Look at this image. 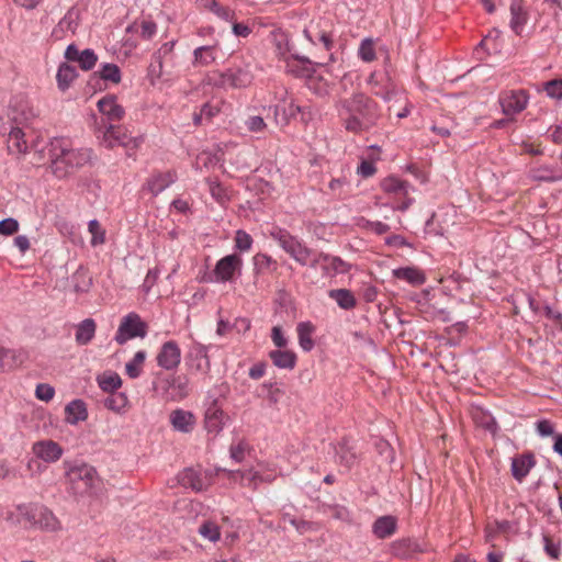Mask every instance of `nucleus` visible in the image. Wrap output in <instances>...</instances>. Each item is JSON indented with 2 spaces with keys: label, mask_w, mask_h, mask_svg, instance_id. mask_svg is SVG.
<instances>
[{
  "label": "nucleus",
  "mask_w": 562,
  "mask_h": 562,
  "mask_svg": "<svg viewBox=\"0 0 562 562\" xmlns=\"http://www.w3.org/2000/svg\"><path fill=\"white\" fill-rule=\"evenodd\" d=\"M49 168L57 179L75 175L91 161L92 150L74 148L69 139L54 137L46 146Z\"/></svg>",
  "instance_id": "f257e3e1"
},
{
  "label": "nucleus",
  "mask_w": 562,
  "mask_h": 562,
  "mask_svg": "<svg viewBox=\"0 0 562 562\" xmlns=\"http://www.w3.org/2000/svg\"><path fill=\"white\" fill-rule=\"evenodd\" d=\"M348 116L344 119L346 131L353 134L369 132L381 117L379 104L364 93H353L342 102Z\"/></svg>",
  "instance_id": "f03ea898"
},
{
  "label": "nucleus",
  "mask_w": 562,
  "mask_h": 562,
  "mask_svg": "<svg viewBox=\"0 0 562 562\" xmlns=\"http://www.w3.org/2000/svg\"><path fill=\"white\" fill-rule=\"evenodd\" d=\"M66 465V477L70 484V488L76 495H85L92 492L98 481V474L93 467L79 463Z\"/></svg>",
  "instance_id": "7ed1b4c3"
},
{
  "label": "nucleus",
  "mask_w": 562,
  "mask_h": 562,
  "mask_svg": "<svg viewBox=\"0 0 562 562\" xmlns=\"http://www.w3.org/2000/svg\"><path fill=\"white\" fill-rule=\"evenodd\" d=\"M147 333L148 324L137 313L131 312L122 318L114 340L119 345H124L134 338H145Z\"/></svg>",
  "instance_id": "20e7f679"
},
{
  "label": "nucleus",
  "mask_w": 562,
  "mask_h": 562,
  "mask_svg": "<svg viewBox=\"0 0 562 562\" xmlns=\"http://www.w3.org/2000/svg\"><path fill=\"white\" fill-rule=\"evenodd\" d=\"M252 74L248 68L231 67L214 74L213 83L217 88H245L252 81Z\"/></svg>",
  "instance_id": "39448f33"
},
{
  "label": "nucleus",
  "mask_w": 562,
  "mask_h": 562,
  "mask_svg": "<svg viewBox=\"0 0 562 562\" xmlns=\"http://www.w3.org/2000/svg\"><path fill=\"white\" fill-rule=\"evenodd\" d=\"M303 34L314 45L322 43L326 50L334 47L333 31L328 29V21L326 20L311 21L304 29Z\"/></svg>",
  "instance_id": "423d86ee"
},
{
  "label": "nucleus",
  "mask_w": 562,
  "mask_h": 562,
  "mask_svg": "<svg viewBox=\"0 0 562 562\" xmlns=\"http://www.w3.org/2000/svg\"><path fill=\"white\" fill-rule=\"evenodd\" d=\"M104 138L111 146L120 145L128 150H135L144 142L143 136H132L126 128L110 124L104 133Z\"/></svg>",
  "instance_id": "0eeeda50"
},
{
  "label": "nucleus",
  "mask_w": 562,
  "mask_h": 562,
  "mask_svg": "<svg viewBox=\"0 0 562 562\" xmlns=\"http://www.w3.org/2000/svg\"><path fill=\"white\" fill-rule=\"evenodd\" d=\"M529 94L524 89L510 90L499 95V104L505 115L522 112L528 104Z\"/></svg>",
  "instance_id": "6e6552de"
},
{
  "label": "nucleus",
  "mask_w": 562,
  "mask_h": 562,
  "mask_svg": "<svg viewBox=\"0 0 562 562\" xmlns=\"http://www.w3.org/2000/svg\"><path fill=\"white\" fill-rule=\"evenodd\" d=\"M156 361L160 368L167 371L176 370L181 362V350L177 341L164 342L156 356Z\"/></svg>",
  "instance_id": "1a4fd4ad"
},
{
  "label": "nucleus",
  "mask_w": 562,
  "mask_h": 562,
  "mask_svg": "<svg viewBox=\"0 0 562 562\" xmlns=\"http://www.w3.org/2000/svg\"><path fill=\"white\" fill-rule=\"evenodd\" d=\"M243 260L239 255L232 254L220 259L214 268V276L218 282H227L234 278L236 271L240 272Z\"/></svg>",
  "instance_id": "9d476101"
},
{
  "label": "nucleus",
  "mask_w": 562,
  "mask_h": 562,
  "mask_svg": "<svg viewBox=\"0 0 562 562\" xmlns=\"http://www.w3.org/2000/svg\"><path fill=\"white\" fill-rule=\"evenodd\" d=\"M225 413L218 405L217 398H213L204 413V427L210 434L217 435L225 425Z\"/></svg>",
  "instance_id": "9b49d317"
},
{
  "label": "nucleus",
  "mask_w": 562,
  "mask_h": 562,
  "mask_svg": "<svg viewBox=\"0 0 562 562\" xmlns=\"http://www.w3.org/2000/svg\"><path fill=\"white\" fill-rule=\"evenodd\" d=\"M8 132L7 147L10 154L22 155L29 149L27 140L25 139V132L20 125L2 126V133Z\"/></svg>",
  "instance_id": "f8f14e48"
},
{
  "label": "nucleus",
  "mask_w": 562,
  "mask_h": 562,
  "mask_svg": "<svg viewBox=\"0 0 562 562\" xmlns=\"http://www.w3.org/2000/svg\"><path fill=\"white\" fill-rule=\"evenodd\" d=\"M536 463L535 453L526 451L512 459L510 473L517 482L521 483L531 469L535 468Z\"/></svg>",
  "instance_id": "ddd939ff"
},
{
  "label": "nucleus",
  "mask_w": 562,
  "mask_h": 562,
  "mask_svg": "<svg viewBox=\"0 0 562 562\" xmlns=\"http://www.w3.org/2000/svg\"><path fill=\"white\" fill-rule=\"evenodd\" d=\"M32 450L37 458L48 463L59 460L64 452L61 446L50 439L35 442Z\"/></svg>",
  "instance_id": "4468645a"
},
{
  "label": "nucleus",
  "mask_w": 562,
  "mask_h": 562,
  "mask_svg": "<svg viewBox=\"0 0 562 562\" xmlns=\"http://www.w3.org/2000/svg\"><path fill=\"white\" fill-rule=\"evenodd\" d=\"M291 59L299 61L300 65H295L290 60H286L288 71L293 74L295 77L307 78L311 85L314 80L315 64L307 57L300 56L297 54H291Z\"/></svg>",
  "instance_id": "2eb2a0df"
},
{
  "label": "nucleus",
  "mask_w": 562,
  "mask_h": 562,
  "mask_svg": "<svg viewBox=\"0 0 562 562\" xmlns=\"http://www.w3.org/2000/svg\"><path fill=\"white\" fill-rule=\"evenodd\" d=\"M98 110L111 122L123 119L125 111L122 105L116 102V95L106 94L97 103Z\"/></svg>",
  "instance_id": "dca6fc26"
},
{
  "label": "nucleus",
  "mask_w": 562,
  "mask_h": 562,
  "mask_svg": "<svg viewBox=\"0 0 562 562\" xmlns=\"http://www.w3.org/2000/svg\"><path fill=\"white\" fill-rule=\"evenodd\" d=\"M189 366L196 371H207L210 369V359L207 356V348L200 344L194 341L192 346L189 349L188 356H187Z\"/></svg>",
  "instance_id": "f3484780"
},
{
  "label": "nucleus",
  "mask_w": 562,
  "mask_h": 562,
  "mask_svg": "<svg viewBox=\"0 0 562 562\" xmlns=\"http://www.w3.org/2000/svg\"><path fill=\"white\" fill-rule=\"evenodd\" d=\"M170 424L173 429L183 434H189L193 430L196 419L192 412L177 408L170 413Z\"/></svg>",
  "instance_id": "a211bd4d"
},
{
  "label": "nucleus",
  "mask_w": 562,
  "mask_h": 562,
  "mask_svg": "<svg viewBox=\"0 0 562 562\" xmlns=\"http://www.w3.org/2000/svg\"><path fill=\"white\" fill-rule=\"evenodd\" d=\"M178 482L186 488H191L194 492H202L206 488V479L202 473L192 468H187L178 474Z\"/></svg>",
  "instance_id": "6ab92c4d"
},
{
  "label": "nucleus",
  "mask_w": 562,
  "mask_h": 562,
  "mask_svg": "<svg viewBox=\"0 0 562 562\" xmlns=\"http://www.w3.org/2000/svg\"><path fill=\"white\" fill-rule=\"evenodd\" d=\"M301 111V105L293 99L282 100L273 106V115L277 124L286 125L291 119L296 117Z\"/></svg>",
  "instance_id": "aec40b11"
},
{
  "label": "nucleus",
  "mask_w": 562,
  "mask_h": 562,
  "mask_svg": "<svg viewBox=\"0 0 562 562\" xmlns=\"http://www.w3.org/2000/svg\"><path fill=\"white\" fill-rule=\"evenodd\" d=\"M335 452L338 458V463L347 469H351L358 460L356 447L351 441L344 437L335 446Z\"/></svg>",
  "instance_id": "412c9836"
},
{
  "label": "nucleus",
  "mask_w": 562,
  "mask_h": 562,
  "mask_svg": "<svg viewBox=\"0 0 562 562\" xmlns=\"http://www.w3.org/2000/svg\"><path fill=\"white\" fill-rule=\"evenodd\" d=\"M530 178L547 183L562 181V168L558 165H541L530 170Z\"/></svg>",
  "instance_id": "4be33fe9"
},
{
  "label": "nucleus",
  "mask_w": 562,
  "mask_h": 562,
  "mask_svg": "<svg viewBox=\"0 0 562 562\" xmlns=\"http://www.w3.org/2000/svg\"><path fill=\"white\" fill-rule=\"evenodd\" d=\"M177 180V173L175 171H166V172H157L154 173L146 183L147 190L154 195L157 196L165 189H167L170 184H172Z\"/></svg>",
  "instance_id": "5701e85b"
},
{
  "label": "nucleus",
  "mask_w": 562,
  "mask_h": 562,
  "mask_svg": "<svg viewBox=\"0 0 562 562\" xmlns=\"http://www.w3.org/2000/svg\"><path fill=\"white\" fill-rule=\"evenodd\" d=\"M397 529L395 516L385 515L375 519L372 525V532L378 539H386L393 536Z\"/></svg>",
  "instance_id": "b1692460"
},
{
  "label": "nucleus",
  "mask_w": 562,
  "mask_h": 562,
  "mask_svg": "<svg viewBox=\"0 0 562 562\" xmlns=\"http://www.w3.org/2000/svg\"><path fill=\"white\" fill-rule=\"evenodd\" d=\"M10 119L16 125L27 124L36 116V112L26 101H15L10 110Z\"/></svg>",
  "instance_id": "393cba45"
},
{
  "label": "nucleus",
  "mask_w": 562,
  "mask_h": 562,
  "mask_svg": "<svg viewBox=\"0 0 562 562\" xmlns=\"http://www.w3.org/2000/svg\"><path fill=\"white\" fill-rule=\"evenodd\" d=\"M322 270L324 276L334 277L336 274H344L350 270V265L344 261L340 257L326 254L323 256Z\"/></svg>",
  "instance_id": "a878e982"
},
{
  "label": "nucleus",
  "mask_w": 562,
  "mask_h": 562,
  "mask_svg": "<svg viewBox=\"0 0 562 562\" xmlns=\"http://www.w3.org/2000/svg\"><path fill=\"white\" fill-rule=\"evenodd\" d=\"M66 422L70 425H77L88 418L87 405L82 400H72L65 407Z\"/></svg>",
  "instance_id": "bb28decb"
},
{
  "label": "nucleus",
  "mask_w": 562,
  "mask_h": 562,
  "mask_svg": "<svg viewBox=\"0 0 562 562\" xmlns=\"http://www.w3.org/2000/svg\"><path fill=\"white\" fill-rule=\"evenodd\" d=\"M393 555L401 559H408L417 552H422V549L416 540L411 538H404L396 540L392 543Z\"/></svg>",
  "instance_id": "cd10ccee"
},
{
  "label": "nucleus",
  "mask_w": 562,
  "mask_h": 562,
  "mask_svg": "<svg viewBox=\"0 0 562 562\" xmlns=\"http://www.w3.org/2000/svg\"><path fill=\"white\" fill-rule=\"evenodd\" d=\"M273 366L279 369L292 370L296 366L297 357L295 352L291 350L276 349L269 352Z\"/></svg>",
  "instance_id": "c85d7f7f"
},
{
  "label": "nucleus",
  "mask_w": 562,
  "mask_h": 562,
  "mask_svg": "<svg viewBox=\"0 0 562 562\" xmlns=\"http://www.w3.org/2000/svg\"><path fill=\"white\" fill-rule=\"evenodd\" d=\"M271 41L276 48V54L279 58L289 60L288 54L291 52L290 36L288 32L277 29L270 33Z\"/></svg>",
  "instance_id": "c756f323"
},
{
  "label": "nucleus",
  "mask_w": 562,
  "mask_h": 562,
  "mask_svg": "<svg viewBox=\"0 0 562 562\" xmlns=\"http://www.w3.org/2000/svg\"><path fill=\"white\" fill-rule=\"evenodd\" d=\"M510 29L520 35L528 20V13L524 10L520 0H513L510 3Z\"/></svg>",
  "instance_id": "7c9ffc66"
},
{
  "label": "nucleus",
  "mask_w": 562,
  "mask_h": 562,
  "mask_svg": "<svg viewBox=\"0 0 562 562\" xmlns=\"http://www.w3.org/2000/svg\"><path fill=\"white\" fill-rule=\"evenodd\" d=\"M396 279L405 280L412 285H422L426 282L425 273L416 267H401L393 270Z\"/></svg>",
  "instance_id": "2f4dec72"
},
{
  "label": "nucleus",
  "mask_w": 562,
  "mask_h": 562,
  "mask_svg": "<svg viewBox=\"0 0 562 562\" xmlns=\"http://www.w3.org/2000/svg\"><path fill=\"white\" fill-rule=\"evenodd\" d=\"M98 79L117 85L122 80L121 69L116 64L105 63L98 72L91 75L90 82Z\"/></svg>",
  "instance_id": "473e14b6"
},
{
  "label": "nucleus",
  "mask_w": 562,
  "mask_h": 562,
  "mask_svg": "<svg viewBox=\"0 0 562 562\" xmlns=\"http://www.w3.org/2000/svg\"><path fill=\"white\" fill-rule=\"evenodd\" d=\"M95 322L92 318H86L77 325L76 342L80 346L88 345L95 335Z\"/></svg>",
  "instance_id": "72a5a7b5"
},
{
  "label": "nucleus",
  "mask_w": 562,
  "mask_h": 562,
  "mask_svg": "<svg viewBox=\"0 0 562 562\" xmlns=\"http://www.w3.org/2000/svg\"><path fill=\"white\" fill-rule=\"evenodd\" d=\"M328 296L333 299L340 308L346 311L352 310L357 305V300L353 293L348 289L329 290Z\"/></svg>",
  "instance_id": "f704fd0d"
},
{
  "label": "nucleus",
  "mask_w": 562,
  "mask_h": 562,
  "mask_svg": "<svg viewBox=\"0 0 562 562\" xmlns=\"http://www.w3.org/2000/svg\"><path fill=\"white\" fill-rule=\"evenodd\" d=\"M296 331L300 347L306 352L311 351L315 345L312 339L315 326L311 322H301L297 324Z\"/></svg>",
  "instance_id": "c9c22d12"
},
{
  "label": "nucleus",
  "mask_w": 562,
  "mask_h": 562,
  "mask_svg": "<svg viewBox=\"0 0 562 562\" xmlns=\"http://www.w3.org/2000/svg\"><path fill=\"white\" fill-rule=\"evenodd\" d=\"M77 77L78 72L74 66L67 63H61L56 74V80L59 90L66 91Z\"/></svg>",
  "instance_id": "e433bc0d"
},
{
  "label": "nucleus",
  "mask_w": 562,
  "mask_h": 562,
  "mask_svg": "<svg viewBox=\"0 0 562 562\" xmlns=\"http://www.w3.org/2000/svg\"><path fill=\"white\" fill-rule=\"evenodd\" d=\"M168 383V394L171 400L180 401L188 396V380L184 376H173Z\"/></svg>",
  "instance_id": "4c0bfd02"
},
{
  "label": "nucleus",
  "mask_w": 562,
  "mask_h": 562,
  "mask_svg": "<svg viewBox=\"0 0 562 562\" xmlns=\"http://www.w3.org/2000/svg\"><path fill=\"white\" fill-rule=\"evenodd\" d=\"M376 97H380L384 102L406 100L403 91L394 83L391 77L385 74V91H374Z\"/></svg>",
  "instance_id": "58836bf2"
},
{
  "label": "nucleus",
  "mask_w": 562,
  "mask_h": 562,
  "mask_svg": "<svg viewBox=\"0 0 562 562\" xmlns=\"http://www.w3.org/2000/svg\"><path fill=\"white\" fill-rule=\"evenodd\" d=\"M381 188L384 192L401 193L404 196H407L412 186L407 181L401 180L396 177H387L381 182Z\"/></svg>",
  "instance_id": "ea45409f"
},
{
  "label": "nucleus",
  "mask_w": 562,
  "mask_h": 562,
  "mask_svg": "<svg viewBox=\"0 0 562 562\" xmlns=\"http://www.w3.org/2000/svg\"><path fill=\"white\" fill-rule=\"evenodd\" d=\"M74 283V290L77 293H86L92 285V278L90 277L87 269L79 267L71 277Z\"/></svg>",
  "instance_id": "a19ab883"
},
{
  "label": "nucleus",
  "mask_w": 562,
  "mask_h": 562,
  "mask_svg": "<svg viewBox=\"0 0 562 562\" xmlns=\"http://www.w3.org/2000/svg\"><path fill=\"white\" fill-rule=\"evenodd\" d=\"M58 24L67 32L69 31L75 34L80 24V10L76 5H72L59 20Z\"/></svg>",
  "instance_id": "79ce46f5"
},
{
  "label": "nucleus",
  "mask_w": 562,
  "mask_h": 562,
  "mask_svg": "<svg viewBox=\"0 0 562 562\" xmlns=\"http://www.w3.org/2000/svg\"><path fill=\"white\" fill-rule=\"evenodd\" d=\"M41 516L37 517L36 528L46 530V531H55L58 529V520L54 516L53 512L47 507L40 505Z\"/></svg>",
  "instance_id": "37998d69"
},
{
  "label": "nucleus",
  "mask_w": 562,
  "mask_h": 562,
  "mask_svg": "<svg viewBox=\"0 0 562 562\" xmlns=\"http://www.w3.org/2000/svg\"><path fill=\"white\" fill-rule=\"evenodd\" d=\"M254 262V271L256 274L262 273L265 271H276L278 268V262L272 259L269 255L258 252L252 258Z\"/></svg>",
  "instance_id": "c03bdc74"
},
{
  "label": "nucleus",
  "mask_w": 562,
  "mask_h": 562,
  "mask_svg": "<svg viewBox=\"0 0 562 562\" xmlns=\"http://www.w3.org/2000/svg\"><path fill=\"white\" fill-rule=\"evenodd\" d=\"M216 46L206 45V46H200L196 47L193 50V57H194V65L196 66H207L215 61V50Z\"/></svg>",
  "instance_id": "a18cd8bd"
},
{
  "label": "nucleus",
  "mask_w": 562,
  "mask_h": 562,
  "mask_svg": "<svg viewBox=\"0 0 562 562\" xmlns=\"http://www.w3.org/2000/svg\"><path fill=\"white\" fill-rule=\"evenodd\" d=\"M203 8L213 12L216 16L224 21H232L235 16V12L228 7L221 5L216 0H200Z\"/></svg>",
  "instance_id": "49530a36"
},
{
  "label": "nucleus",
  "mask_w": 562,
  "mask_h": 562,
  "mask_svg": "<svg viewBox=\"0 0 562 562\" xmlns=\"http://www.w3.org/2000/svg\"><path fill=\"white\" fill-rule=\"evenodd\" d=\"M146 359V351L139 350L137 351L133 359L128 361L125 366L126 374L131 379H137L142 373V364Z\"/></svg>",
  "instance_id": "de8ad7c7"
},
{
  "label": "nucleus",
  "mask_w": 562,
  "mask_h": 562,
  "mask_svg": "<svg viewBox=\"0 0 562 562\" xmlns=\"http://www.w3.org/2000/svg\"><path fill=\"white\" fill-rule=\"evenodd\" d=\"M98 384L104 392L113 393L122 385V379L117 373L103 374L98 376Z\"/></svg>",
  "instance_id": "09e8293b"
},
{
  "label": "nucleus",
  "mask_w": 562,
  "mask_h": 562,
  "mask_svg": "<svg viewBox=\"0 0 562 562\" xmlns=\"http://www.w3.org/2000/svg\"><path fill=\"white\" fill-rule=\"evenodd\" d=\"M289 255L301 266H306L308 263L310 258L313 255V250L303 245L300 240H297V243L291 249Z\"/></svg>",
  "instance_id": "8fccbe9b"
},
{
  "label": "nucleus",
  "mask_w": 562,
  "mask_h": 562,
  "mask_svg": "<svg viewBox=\"0 0 562 562\" xmlns=\"http://www.w3.org/2000/svg\"><path fill=\"white\" fill-rule=\"evenodd\" d=\"M128 403V400L124 393H111L105 400H104V406L113 412H121L126 407Z\"/></svg>",
  "instance_id": "3c124183"
},
{
  "label": "nucleus",
  "mask_w": 562,
  "mask_h": 562,
  "mask_svg": "<svg viewBox=\"0 0 562 562\" xmlns=\"http://www.w3.org/2000/svg\"><path fill=\"white\" fill-rule=\"evenodd\" d=\"M22 519L31 527L37 525V517L41 516L40 505H22L18 507Z\"/></svg>",
  "instance_id": "603ef678"
},
{
  "label": "nucleus",
  "mask_w": 562,
  "mask_h": 562,
  "mask_svg": "<svg viewBox=\"0 0 562 562\" xmlns=\"http://www.w3.org/2000/svg\"><path fill=\"white\" fill-rule=\"evenodd\" d=\"M199 533L210 540L211 542H216L221 538V531L217 524L206 520L199 527Z\"/></svg>",
  "instance_id": "864d4df0"
},
{
  "label": "nucleus",
  "mask_w": 562,
  "mask_h": 562,
  "mask_svg": "<svg viewBox=\"0 0 562 562\" xmlns=\"http://www.w3.org/2000/svg\"><path fill=\"white\" fill-rule=\"evenodd\" d=\"M358 55L366 63H370L375 59V49L372 38L367 37L361 41L358 49Z\"/></svg>",
  "instance_id": "5fc2aeb1"
},
{
  "label": "nucleus",
  "mask_w": 562,
  "mask_h": 562,
  "mask_svg": "<svg viewBox=\"0 0 562 562\" xmlns=\"http://www.w3.org/2000/svg\"><path fill=\"white\" fill-rule=\"evenodd\" d=\"M98 61V55L91 48H86L80 53L78 64L85 71L91 70Z\"/></svg>",
  "instance_id": "6e6d98bb"
},
{
  "label": "nucleus",
  "mask_w": 562,
  "mask_h": 562,
  "mask_svg": "<svg viewBox=\"0 0 562 562\" xmlns=\"http://www.w3.org/2000/svg\"><path fill=\"white\" fill-rule=\"evenodd\" d=\"M542 312L544 316L550 319L560 331H562V311L546 303L542 305Z\"/></svg>",
  "instance_id": "4d7b16f0"
},
{
  "label": "nucleus",
  "mask_w": 562,
  "mask_h": 562,
  "mask_svg": "<svg viewBox=\"0 0 562 562\" xmlns=\"http://www.w3.org/2000/svg\"><path fill=\"white\" fill-rule=\"evenodd\" d=\"M543 91L549 98L562 100V79H552L544 82Z\"/></svg>",
  "instance_id": "13d9d810"
},
{
  "label": "nucleus",
  "mask_w": 562,
  "mask_h": 562,
  "mask_svg": "<svg viewBox=\"0 0 562 562\" xmlns=\"http://www.w3.org/2000/svg\"><path fill=\"white\" fill-rule=\"evenodd\" d=\"M254 239L245 231L238 229L235 235V248L239 251H248L251 249Z\"/></svg>",
  "instance_id": "bf43d9fd"
},
{
  "label": "nucleus",
  "mask_w": 562,
  "mask_h": 562,
  "mask_svg": "<svg viewBox=\"0 0 562 562\" xmlns=\"http://www.w3.org/2000/svg\"><path fill=\"white\" fill-rule=\"evenodd\" d=\"M88 228L89 232L92 234L91 244L93 246L104 243L105 233L101 228V225L97 220H91L88 223Z\"/></svg>",
  "instance_id": "052dcab7"
},
{
  "label": "nucleus",
  "mask_w": 562,
  "mask_h": 562,
  "mask_svg": "<svg viewBox=\"0 0 562 562\" xmlns=\"http://www.w3.org/2000/svg\"><path fill=\"white\" fill-rule=\"evenodd\" d=\"M19 222L13 217H7L0 221V234L11 236L19 231Z\"/></svg>",
  "instance_id": "680f3d73"
},
{
  "label": "nucleus",
  "mask_w": 562,
  "mask_h": 562,
  "mask_svg": "<svg viewBox=\"0 0 562 562\" xmlns=\"http://www.w3.org/2000/svg\"><path fill=\"white\" fill-rule=\"evenodd\" d=\"M209 189L211 195L220 203H224L228 200L226 190L223 188V186L217 181H211L209 180Z\"/></svg>",
  "instance_id": "e2e57ef3"
},
{
  "label": "nucleus",
  "mask_w": 562,
  "mask_h": 562,
  "mask_svg": "<svg viewBox=\"0 0 562 562\" xmlns=\"http://www.w3.org/2000/svg\"><path fill=\"white\" fill-rule=\"evenodd\" d=\"M544 551L554 560H559L561 555L560 543H554L548 535H543Z\"/></svg>",
  "instance_id": "0e129e2a"
},
{
  "label": "nucleus",
  "mask_w": 562,
  "mask_h": 562,
  "mask_svg": "<svg viewBox=\"0 0 562 562\" xmlns=\"http://www.w3.org/2000/svg\"><path fill=\"white\" fill-rule=\"evenodd\" d=\"M35 395L38 400L48 402L54 397L55 389L47 383H40L36 386Z\"/></svg>",
  "instance_id": "69168bd1"
},
{
  "label": "nucleus",
  "mask_w": 562,
  "mask_h": 562,
  "mask_svg": "<svg viewBox=\"0 0 562 562\" xmlns=\"http://www.w3.org/2000/svg\"><path fill=\"white\" fill-rule=\"evenodd\" d=\"M362 221L364 222L362 227L375 233L376 235H383L391 229V227L387 224L380 222V221H369V220H362Z\"/></svg>",
  "instance_id": "338daca9"
},
{
  "label": "nucleus",
  "mask_w": 562,
  "mask_h": 562,
  "mask_svg": "<svg viewBox=\"0 0 562 562\" xmlns=\"http://www.w3.org/2000/svg\"><path fill=\"white\" fill-rule=\"evenodd\" d=\"M246 127L254 133H259L265 131L267 127L263 117L259 115L249 116L245 122Z\"/></svg>",
  "instance_id": "774afa93"
}]
</instances>
